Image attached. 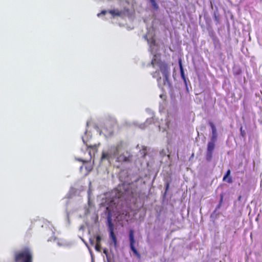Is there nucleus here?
I'll list each match as a JSON object with an SVG mask.
<instances>
[{
	"label": "nucleus",
	"instance_id": "a878e982",
	"mask_svg": "<svg viewBox=\"0 0 262 262\" xmlns=\"http://www.w3.org/2000/svg\"><path fill=\"white\" fill-rule=\"evenodd\" d=\"M83 168V166L80 167V169H81Z\"/></svg>",
	"mask_w": 262,
	"mask_h": 262
},
{
	"label": "nucleus",
	"instance_id": "1a4fd4ad",
	"mask_svg": "<svg viewBox=\"0 0 262 262\" xmlns=\"http://www.w3.org/2000/svg\"><path fill=\"white\" fill-rule=\"evenodd\" d=\"M53 241L55 242L59 247L64 246V241L63 239L57 238L55 237H52L48 239V241Z\"/></svg>",
	"mask_w": 262,
	"mask_h": 262
},
{
	"label": "nucleus",
	"instance_id": "ddd939ff",
	"mask_svg": "<svg viewBox=\"0 0 262 262\" xmlns=\"http://www.w3.org/2000/svg\"><path fill=\"white\" fill-rule=\"evenodd\" d=\"M179 67H180V70L181 77L183 79L185 80L184 70H183V66H182V64L181 60H179Z\"/></svg>",
	"mask_w": 262,
	"mask_h": 262
},
{
	"label": "nucleus",
	"instance_id": "bb28decb",
	"mask_svg": "<svg viewBox=\"0 0 262 262\" xmlns=\"http://www.w3.org/2000/svg\"><path fill=\"white\" fill-rule=\"evenodd\" d=\"M241 198V196H239V198H238V200H240Z\"/></svg>",
	"mask_w": 262,
	"mask_h": 262
},
{
	"label": "nucleus",
	"instance_id": "b1692460",
	"mask_svg": "<svg viewBox=\"0 0 262 262\" xmlns=\"http://www.w3.org/2000/svg\"><path fill=\"white\" fill-rule=\"evenodd\" d=\"M214 18H215V19L217 21H218V18H217V17L215 15V16H214Z\"/></svg>",
	"mask_w": 262,
	"mask_h": 262
},
{
	"label": "nucleus",
	"instance_id": "5701e85b",
	"mask_svg": "<svg viewBox=\"0 0 262 262\" xmlns=\"http://www.w3.org/2000/svg\"><path fill=\"white\" fill-rule=\"evenodd\" d=\"M90 243L92 245H94V242L93 240H92L91 239H90Z\"/></svg>",
	"mask_w": 262,
	"mask_h": 262
},
{
	"label": "nucleus",
	"instance_id": "393cba45",
	"mask_svg": "<svg viewBox=\"0 0 262 262\" xmlns=\"http://www.w3.org/2000/svg\"><path fill=\"white\" fill-rule=\"evenodd\" d=\"M103 252L104 253L106 254V250L105 249L104 250Z\"/></svg>",
	"mask_w": 262,
	"mask_h": 262
},
{
	"label": "nucleus",
	"instance_id": "6e6552de",
	"mask_svg": "<svg viewBox=\"0 0 262 262\" xmlns=\"http://www.w3.org/2000/svg\"><path fill=\"white\" fill-rule=\"evenodd\" d=\"M209 124L211 128L212 131V137L211 139V141H210L209 142H213V143H214L217 138L216 129L215 125L213 124V122H209Z\"/></svg>",
	"mask_w": 262,
	"mask_h": 262
},
{
	"label": "nucleus",
	"instance_id": "20e7f679",
	"mask_svg": "<svg viewBox=\"0 0 262 262\" xmlns=\"http://www.w3.org/2000/svg\"><path fill=\"white\" fill-rule=\"evenodd\" d=\"M107 224L109 231V237L112 240L114 246L116 247L117 245V240L114 232V225L112 222V217L108 214L107 217Z\"/></svg>",
	"mask_w": 262,
	"mask_h": 262
},
{
	"label": "nucleus",
	"instance_id": "39448f33",
	"mask_svg": "<svg viewBox=\"0 0 262 262\" xmlns=\"http://www.w3.org/2000/svg\"><path fill=\"white\" fill-rule=\"evenodd\" d=\"M129 245L131 250L134 253V255L137 256V258H140L141 255L139 252L137 251L135 248L134 245L135 243V240L134 238V231L130 230L129 232Z\"/></svg>",
	"mask_w": 262,
	"mask_h": 262
},
{
	"label": "nucleus",
	"instance_id": "f257e3e1",
	"mask_svg": "<svg viewBox=\"0 0 262 262\" xmlns=\"http://www.w3.org/2000/svg\"><path fill=\"white\" fill-rule=\"evenodd\" d=\"M151 64L154 67L155 66L159 67V70L151 74L152 77L156 79L159 86L162 87L166 85H170V68L168 63L161 60L154 58L151 60Z\"/></svg>",
	"mask_w": 262,
	"mask_h": 262
},
{
	"label": "nucleus",
	"instance_id": "423d86ee",
	"mask_svg": "<svg viewBox=\"0 0 262 262\" xmlns=\"http://www.w3.org/2000/svg\"><path fill=\"white\" fill-rule=\"evenodd\" d=\"M214 147L215 143H213V142L208 143L206 154V160L207 162H210L211 161Z\"/></svg>",
	"mask_w": 262,
	"mask_h": 262
},
{
	"label": "nucleus",
	"instance_id": "dca6fc26",
	"mask_svg": "<svg viewBox=\"0 0 262 262\" xmlns=\"http://www.w3.org/2000/svg\"><path fill=\"white\" fill-rule=\"evenodd\" d=\"M95 248V250L97 251L100 252L101 250L100 243H96Z\"/></svg>",
	"mask_w": 262,
	"mask_h": 262
},
{
	"label": "nucleus",
	"instance_id": "412c9836",
	"mask_svg": "<svg viewBox=\"0 0 262 262\" xmlns=\"http://www.w3.org/2000/svg\"><path fill=\"white\" fill-rule=\"evenodd\" d=\"M241 134L243 137L245 136V132L243 130V128L242 127H241Z\"/></svg>",
	"mask_w": 262,
	"mask_h": 262
},
{
	"label": "nucleus",
	"instance_id": "f03ea898",
	"mask_svg": "<svg viewBox=\"0 0 262 262\" xmlns=\"http://www.w3.org/2000/svg\"><path fill=\"white\" fill-rule=\"evenodd\" d=\"M16 262H32V254L28 249L15 255Z\"/></svg>",
	"mask_w": 262,
	"mask_h": 262
},
{
	"label": "nucleus",
	"instance_id": "a211bd4d",
	"mask_svg": "<svg viewBox=\"0 0 262 262\" xmlns=\"http://www.w3.org/2000/svg\"><path fill=\"white\" fill-rule=\"evenodd\" d=\"M96 243H100L101 237L100 235H97L96 237Z\"/></svg>",
	"mask_w": 262,
	"mask_h": 262
},
{
	"label": "nucleus",
	"instance_id": "2eb2a0df",
	"mask_svg": "<svg viewBox=\"0 0 262 262\" xmlns=\"http://www.w3.org/2000/svg\"><path fill=\"white\" fill-rule=\"evenodd\" d=\"M152 4V6L156 9H158V5L156 3L155 0H149Z\"/></svg>",
	"mask_w": 262,
	"mask_h": 262
},
{
	"label": "nucleus",
	"instance_id": "7ed1b4c3",
	"mask_svg": "<svg viewBox=\"0 0 262 262\" xmlns=\"http://www.w3.org/2000/svg\"><path fill=\"white\" fill-rule=\"evenodd\" d=\"M120 147V145H117L116 147H111L107 152H102L101 157V160H107L110 161L114 159L118 154Z\"/></svg>",
	"mask_w": 262,
	"mask_h": 262
},
{
	"label": "nucleus",
	"instance_id": "4be33fe9",
	"mask_svg": "<svg viewBox=\"0 0 262 262\" xmlns=\"http://www.w3.org/2000/svg\"><path fill=\"white\" fill-rule=\"evenodd\" d=\"M49 230H50V231L51 232V234H53L54 233V231L53 230V229L52 227H49Z\"/></svg>",
	"mask_w": 262,
	"mask_h": 262
},
{
	"label": "nucleus",
	"instance_id": "9d476101",
	"mask_svg": "<svg viewBox=\"0 0 262 262\" xmlns=\"http://www.w3.org/2000/svg\"><path fill=\"white\" fill-rule=\"evenodd\" d=\"M117 161L120 162H128L129 161V159L124 154H121L117 158Z\"/></svg>",
	"mask_w": 262,
	"mask_h": 262
},
{
	"label": "nucleus",
	"instance_id": "aec40b11",
	"mask_svg": "<svg viewBox=\"0 0 262 262\" xmlns=\"http://www.w3.org/2000/svg\"><path fill=\"white\" fill-rule=\"evenodd\" d=\"M106 12L107 11L106 10H102L100 13H98L97 15L99 16L101 15H105Z\"/></svg>",
	"mask_w": 262,
	"mask_h": 262
},
{
	"label": "nucleus",
	"instance_id": "4468645a",
	"mask_svg": "<svg viewBox=\"0 0 262 262\" xmlns=\"http://www.w3.org/2000/svg\"><path fill=\"white\" fill-rule=\"evenodd\" d=\"M85 168L86 169L87 172L89 173L92 170L93 166L91 164L85 165Z\"/></svg>",
	"mask_w": 262,
	"mask_h": 262
},
{
	"label": "nucleus",
	"instance_id": "9b49d317",
	"mask_svg": "<svg viewBox=\"0 0 262 262\" xmlns=\"http://www.w3.org/2000/svg\"><path fill=\"white\" fill-rule=\"evenodd\" d=\"M230 172H231L230 170L228 169L227 171L226 174L224 176L223 179V181H226V179H227V182L228 183H232V178L231 177H229V175L230 174Z\"/></svg>",
	"mask_w": 262,
	"mask_h": 262
},
{
	"label": "nucleus",
	"instance_id": "f8f14e48",
	"mask_svg": "<svg viewBox=\"0 0 262 262\" xmlns=\"http://www.w3.org/2000/svg\"><path fill=\"white\" fill-rule=\"evenodd\" d=\"M108 12L114 17L120 16L122 14V12L118 9L111 10L108 11Z\"/></svg>",
	"mask_w": 262,
	"mask_h": 262
},
{
	"label": "nucleus",
	"instance_id": "0eeeda50",
	"mask_svg": "<svg viewBox=\"0 0 262 262\" xmlns=\"http://www.w3.org/2000/svg\"><path fill=\"white\" fill-rule=\"evenodd\" d=\"M83 142L87 146L86 150L88 151L89 154L90 155V160H91L92 158V155H94L98 151V147L99 145V144L98 145L95 144L94 145H89L84 140V138L82 139Z\"/></svg>",
	"mask_w": 262,
	"mask_h": 262
},
{
	"label": "nucleus",
	"instance_id": "6ab92c4d",
	"mask_svg": "<svg viewBox=\"0 0 262 262\" xmlns=\"http://www.w3.org/2000/svg\"><path fill=\"white\" fill-rule=\"evenodd\" d=\"M76 160L79 162H81L83 163H85L89 162V160H83L81 158H77Z\"/></svg>",
	"mask_w": 262,
	"mask_h": 262
},
{
	"label": "nucleus",
	"instance_id": "f3484780",
	"mask_svg": "<svg viewBox=\"0 0 262 262\" xmlns=\"http://www.w3.org/2000/svg\"><path fill=\"white\" fill-rule=\"evenodd\" d=\"M223 198H224V195L223 193H221L220 194V202H219V206H220L222 205L223 201Z\"/></svg>",
	"mask_w": 262,
	"mask_h": 262
}]
</instances>
